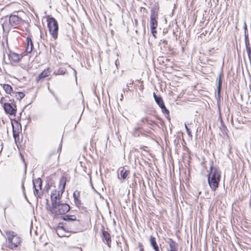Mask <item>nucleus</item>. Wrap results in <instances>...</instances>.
Instances as JSON below:
<instances>
[{
	"label": "nucleus",
	"mask_w": 251,
	"mask_h": 251,
	"mask_svg": "<svg viewBox=\"0 0 251 251\" xmlns=\"http://www.w3.org/2000/svg\"><path fill=\"white\" fill-rule=\"evenodd\" d=\"M5 233L7 236L8 248L12 250L15 249L21 243L20 237L13 231H6Z\"/></svg>",
	"instance_id": "7ed1b4c3"
},
{
	"label": "nucleus",
	"mask_w": 251,
	"mask_h": 251,
	"mask_svg": "<svg viewBox=\"0 0 251 251\" xmlns=\"http://www.w3.org/2000/svg\"><path fill=\"white\" fill-rule=\"evenodd\" d=\"M13 137L15 139H16V136H17V134L16 133V132L13 130Z\"/></svg>",
	"instance_id": "f704fd0d"
},
{
	"label": "nucleus",
	"mask_w": 251,
	"mask_h": 251,
	"mask_svg": "<svg viewBox=\"0 0 251 251\" xmlns=\"http://www.w3.org/2000/svg\"><path fill=\"white\" fill-rule=\"evenodd\" d=\"M123 98H124V97H123V94H121V97H120V100H123Z\"/></svg>",
	"instance_id": "58836bf2"
},
{
	"label": "nucleus",
	"mask_w": 251,
	"mask_h": 251,
	"mask_svg": "<svg viewBox=\"0 0 251 251\" xmlns=\"http://www.w3.org/2000/svg\"><path fill=\"white\" fill-rule=\"evenodd\" d=\"M169 249L168 251H178V244L170 239L169 243Z\"/></svg>",
	"instance_id": "ddd939ff"
},
{
	"label": "nucleus",
	"mask_w": 251,
	"mask_h": 251,
	"mask_svg": "<svg viewBox=\"0 0 251 251\" xmlns=\"http://www.w3.org/2000/svg\"><path fill=\"white\" fill-rule=\"evenodd\" d=\"M47 24L49 32L54 39H56L58 36V25L57 21L53 17L47 18Z\"/></svg>",
	"instance_id": "39448f33"
},
{
	"label": "nucleus",
	"mask_w": 251,
	"mask_h": 251,
	"mask_svg": "<svg viewBox=\"0 0 251 251\" xmlns=\"http://www.w3.org/2000/svg\"><path fill=\"white\" fill-rule=\"evenodd\" d=\"M153 96L154 99V100L156 103L158 104V105L159 106L161 105H162V104L164 103V101L162 99V98L160 96H157L155 93H153Z\"/></svg>",
	"instance_id": "6ab92c4d"
},
{
	"label": "nucleus",
	"mask_w": 251,
	"mask_h": 251,
	"mask_svg": "<svg viewBox=\"0 0 251 251\" xmlns=\"http://www.w3.org/2000/svg\"><path fill=\"white\" fill-rule=\"evenodd\" d=\"M62 219L66 222L65 225H69L74 222L79 223V221L76 220L75 215H65L62 216Z\"/></svg>",
	"instance_id": "6e6552de"
},
{
	"label": "nucleus",
	"mask_w": 251,
	"mask_h": 251,
	"mask_svg": "<svg viewBox=\"0 0 251 251\" xmlns=\"http://www.w3.org/2000/svg\"><path fill=\"white\" fill-rule=\"evenodd\" d=\"M120 175L121 177L124 179H126L127 176L129 174V171L126 170H125L124 168H121L120 169Z\"/></svg>",
	"instance_id": "412c9836"
},
{
	"label": "nucleus",
	"mask_w": 251,
	"mask_h": 251,
	"mask_svg": "<svg viewBox=\"0 0 251 251\" xmlns=\"http://www.w3.org/2000/svg\"><path fill=\"white\" fill-rule=\"evenodd\" d=\"M141 128V127H140V126H138L137 127H135L134 130H133V132H132L133 135L134 136H138L139 135V130Z\"/></svg>",
	"instance_id": "393cba45"
},
{
	"label": "nucleus",
	"mask_w": 251,
	"mask_h": 251,
	"mask_svg": "<svg viewBox=\"0 0 251 251\" xmlns=\"http://www.w3.org/2000/svg\"><path fill=\"white\" fill-rule=\"evenodd\" d=\"M150 121V120L148 119V118L147 117H143L142 118H141V119L140 120V121H139V122L137 123V125L138 126H140L141 127V126H142L143 124L146 123H149V122Z\"/></svg>",
	"instance_id": "5701e85b"
},
{
	"label": "nucleus",
	"mask_w": 251,
	"mask_h": 251,
	"mask_svg": "<svg viewBox=\"0 0 251 251\" xmlns=\"http://www.w3.org/2000/svg\"><path fill=\"white\" fill-rule=\"evenodd\" d=\"M47 204L48 206H49V203H48V200H47Z\"/></svg>",
	"instance_id": "79ce46f5"
},
{
	"label": "nucleus",
	"mask_w": 251,
	"mask_h": 251,
	"mask_svg": "<svg viewBox=\"0 0 251 251\" xmlns=\"http://www.w3.org/2000/svg\"><path fill=\"white\" fill-rule=\"evenodd\" d=\"M163 43H164L165 45H167L168 42L166 40H163Z\"/></svg>",
	"instance_id": "4c0bfd02"
},
{
	"label": "nucleus",
	"mask_w": 251,
	"mask_h": 251,
	"mask_svg": "<svg viewBox=\"0 0 251 251\" xmlns=\"http://www.w3.org/2000/svg\"><path fill=\"white\" fill-rule=\"evenodd\" d=\"M139 246L140 247V251H144L142 246L140 244Z\"/></svg>",
	"instance_id": "c9c22d12"
},
{
	"label": "nucleus",
	"mask_w": 251,
	"mask_h": 251,
	"mask_svg": "<svg viewBox=\"0 0 251 251\" xmlns=\"http://www.w3.org/2000/svg\"><path fill=\"white\" fill-rule=\"evenodd\" d=\"M208 183L212 191H215L219 186L221 180V172L213 166L211 165L210 171L207 175Z\"/></svg>",
	"instance_id": "f257e3e1"
},
{
	"label": "nucleus",
	"mask_w": 251,
	"mask_h": 251,
	"mask_svg": "<svg viewBox=\"0 0 251 251\" xmlns=\"http://www.w3.org/2000/svg\"><path fill=\"white\" fill-rule=\"evenodd\" d=\"M245 43L246 45V49H247V48H251L250 47L249 40L247 41V40H246V41H245Z\"/></svg>",
	"instance_id": "7c9ffc66"
},
{
	"label": "nucleus",
	"mask_w": 251,
	"mask_h": 251,
	"mask_svg": "<svg viewBox=\"0 0 251 251\" xmlns=\"http://www.w3.org/2000/svg\"><path fill=\"white\" fill-rule=\"evenodd\" d=\"M185 127L186 132H187L188 136L192 137V135L191 134V131H190V129L187 127V125L186 124H185Z\"/></svg>",
	"instance_id": "c756f323"
},
{
	"label": "nucleus",
	"mask_w": 251,
	"mask_h": 251,
	"mask_svg": "<svg viewBox=\"0 0 251 251\" xmlns=\"http://www.w3.org/2000/svg\"><path fill=\"white\" fill-rule=\"evenodd\" d=\"M25 95L23 92H14L12 94V97L16 98L18 100H22L24 97Z\"/></svg>",
	"instance_id": "a211bd4d"
},
{
	"label": "nucleus",
	"mask_w": 251,
	"mask_h": 251,
	"mask_svg": "<svg viewBox=\"0 0 251 251\" xmlns=\"http://www.w3.org/2000/svg\"><path fill=\"white\" fill-rule=\"evenodd\" d=\"M55 99L57 100V101H58V100L56 96H55Z\"/></svg>",
	"instance_id": "37998d69"
},
{
	"label": "nucleus",
	"mask_w": 251,
	"mask_h": 251,
	"mask_svg": "<svg viewBox=\"0 0 251 251\" xmlns=\"http://www.w3.org/2000/svg\"><path fill=\"white\" fill-rule=\"evenodd\" d=\"M80 250L81 251H82V250L81 248H80Z\"/></svg>",
	"instance_id": "49530a36"
},
{
	"label": "nucleus",
	"mask_w": 251,
	"mask_h": 251,
	"mask_svg": "<svg viewBox=\"0 0 251 251\" xmlns=\"http://www.w3.org/2000/svg\"><path fill=\"white\" fill-rule=\"evenodd\" d=\"M65 74V72H64L63 71H62L61 72H60V74L61 75H63Z\"/></svg>",
	"instance_id": "a19ab883"
},
{
	"label": "nucleus",
	"mask_w": 251,
	"mask_h": 251,
	"mask_svg": "<svg viewBox=\"0 0 251 251\" xmlns=\"http://www.w3.org/2000/svg\"><path fill=\"white\" fill-rule=\"evenodd\" d=\"M159 107L161 109L162 112L166 114V117L170 120V118H169V111L166 108L164 103H163L162 105H160Z\"/></svg>",
	"instance_id": "4be33fe9"
},
{
	"label": "nucleus",
	"mask_w": 251,
	"mask_h": 251,
	"mask_svg": "<svg viewBox=\"0 0 251 251\" xmlns=\"http://www.w3.org/2000/svg\"><path fill=\"white\" fill-rule=\"evenodd\" d=\"M151 33L153 35V36L156 38V36L155 35V34L156 33V29H151Z\"/></svg>",
	"instance_id": "2f4dec72"
},
{
	"label": "nucleus",
	"mask_w": 251,
	"mask_h": 251,
	"mask_svg": "<svg viewBox=\"0 0 251 251\" xmlns=\"http://www.w3.org/2000/svg\"><path fill=\"white\" fill-rule=\"evenodd\" d=\"M75 203V205L78 207H80L81 205V201L78 198L75 200H74Z\"/></svg>",
	"instance_id": "a878e982"
},
{
	"label": "nucleus",
	"mask_w": 251,
	"mask_h": 251,
	"mask_svg": "<svg viewBox=\"0 0 251 251\" xmlns=\"http://www.w3.org/2000/svg\"><path fill=\"white\" fill-rule=\"evenodd\" d=\"M158 9L156 7H153L151 10L150 16V28L151 29H156L157 27Z\"/></svg>",
	"instance_id": "423d86ee"
},
{
	"label": "nucleus",
	"mask_w": 251,
	"mask_h": 251,
	"mask_svg": "<svg viewBox=\"0 0 251 251\" xmlns=\"http://www.w3.org/2000/svg\"><path fill=\"white\" fill-rule=\"evenodd\" d=\"M0 85L2 86L5 93H6L8 94H10L11 96H12V94H13L14 91H13L12 87L10 85L8 84H0Z\"/></svg>",
	"instance_id": "2eb2a0df"
},
{
	"label": "nucleus",
	"mask_w": 251,
	"mask_h": 251,
	"mask_svg": "<svg viewBox=\"0 0 251 251\" xmlns=\"http://www.w3.org/2000/svg\"><path fill=\"white\" fill-rule=\"evenodd\" d=\"M4 100V97H2L1 98L0 100V102L1 104L3 103V101Z\"/></svg>",
	"instance_id": "e433bc0d"
},
{
	"label": "nucleus",
	"mask_w": 251,
	"mask_h": 251,
	"mask_svg": "<svg viewBox=\"0 0 251 251\" xmlns=\"http://www.w3.org/2000/svg\"><path fill=\"white\" fill-rule=\"evenodd\" d=\"M79 196V192L77 191H75V192H74V193L73 194V197H74V200L78 199Z\"/></svg>",
	"instance_id": "c85d7f7f"
},
{
	"label": "nucleus",
	"mask_w": 251,
	"mask_h": 251,
	"mask_svg": "<svg viewBox=\"0 0 251 251\" xmlns=\"http://www.w3.org/2000/svg\"><path fill=\"white\" fill-rule=\"evenodd\" d=\"M221 77H222V74L220 73L219 74V75H218V86H217V91H218V94H220V90H221V86H222V80H221Z\"/></svg>",
	"instance_id": "b1692460"
},
{
	"label": "nucleus",
	"mask_w": 251,
	"mask_h": 251,
	"mask_svg": "<svg viewBox=\"0 0 251 251\" xmlns=\"http://www.w3.org/2000/svg\"><path fill=\"white\" fill-rule=\"evenodd\" d=\"M2 28L4 29V24H2Z\"/></svg>",
	"instance_id": "c03bdc74"
},
{
	"label": "nucleus",
	"mask_w": 251,
	"mask_h": 251,
	"mask_svg": "<svg viewBox=\"0 0 251 251\" xmlns=\"http://www.w3.org/2000/svg\"><path fill=\"white\" fill-rule=\"evenodd\" d=\"M246 50L247 52L249 59L250 60V62L251 63V48H247V49H246Z\"/></svg>",
	"instance_id": "bb28decb"
},
{
	"label": "nucleus",
	"mask_w": 251,
	"mask_h": 251,
	"mask_svg": "<svg viewBox=\"0 0 251 251\" xmlns=\"http://www.w3.org/2000/svg\"><path fill=\"white\" fill-rule=\"evenodd\" d=\"M50 72L49 68L45 69L36 78V81L38 82L42 81L45 78L48 76L50 75Z\"/></svg>",
	"instance_id": "9d476101"
},
{
	"label": "nucleus",
	"mask_w": 251,
	"mask_h": 251,
	"mask_svg": "<svg viewBox=\"0 0 251 251\" xmlns=\"http://www.w3.org/2000/svg\"><path fill=\"white\" fill-rule=\"evenodd\" d=\"M33 186H36V188H39L40 190H42V181L40 178H37L32 180Z\"/></svg>",
	"instance_id": "dca6fc26"
},
{
	"label": "nucleus",
	"mask_w": 251,
	"mask_h": 251,
	"mask_svg": "<svg viewBox=\"0 0 251 251\" xmlns=\"http://www.w3.org/2000/svg\"><path fill=\"white\" fill-rule=\"evenodd\" d=\"M60 184H62V189L61 194L60 195L59 192H57L56 190H54L51 193V207H54L60 203V198L62 194L64 192L66 185V178L64 177H61L60 180Z\"/></svg>",
	"instance_id": "20e7f679"
},
{
	"label": "nucleus",
	"mask_w": 251,
	"mask_h": 251,
	"mask_svg": "<svg viewBox=\"0 0 251 251\" xmlns=\"http://www.w3.org/2000/svg\"><path fill=\"white\" fill-rule=\"evenodd\" d=\"M21 21V19L17 15H11L9 18V24L11 26H16L19 25Z\"/></svg>",
	"instance_id": "1a4fd4ad"
},
{
	"label": "nucleus",
	"mask_w": 251,
	"mask_h": 251,
	"mask_svg": "<svg viewBox=\"0 0 251 251\" xmlns=\"http://www.w3.org/2000/svg\"><path fill=\"white\" fill-rule=\"evenodd\" d=\"M61 147H62V144H60V146H59V149H58V151H59V150H60V151L61 150Z\"/></svg>",
	"instance_id": "ea45409f"
},
{
	"label": "nucleus",
	"mask_w": 251,
	"mask_h": 251,
	"mask_svg": "<svg viewBox=\"0 0 251 251\" xmlns=\"http://www.w3.org/2000/svg\"><path fill=\"white\" fill-rule=\"evenodd\" d=\"M34 188V195L37 198H41L43 196V192L39 189V188H36V186H33Z\"/></svg>",
	"instance_id": "aec40b11"
},
{
	"label": "nucleus",
	"mask_w": 251,
	"mask_h": 251,
	"mask_svg": "<svg viewBox=\"0 0 251 251\" xmlns=\"http://www.w3.org/2000/svg\"><path fill=\"white\" fill-rule=\"evenodd\" d=\"M8 57L10 59L14 62H19L21 58L20 55L14 52H10L8 54Z\"/></svg>",
	"instance_id": "9b49d317"
},
{
	"label": "nucleus",
	"mask_w": 251,
	"mask_h": 251,
	"mask_svg": "<svg viewBox=\"0 0 251 251\" xmlns=\"http://www.w3.org/2000/svg\"><path fill=\"white\" fill-rule=\"evenodd\" d=\"M244 30H245L244 32H246V33H247V26L246 23L245 22H244Z\"/></svg>",
	"instance_id": "72a5a7b5"
},
{
	"label": "nucleus",
	"mask_w": 251,
	"mask_h": 251,
	"mask_svg": "<svg viewBox=\"0 0 251 251\" xmlns=\"http://www.w3.org/2000/svg\"><path fill=\"white\" fill-rule=\"evenodd\" d=\"M150 244L151 246V247L153 248L154 251H157L158 247V245L156 242L155 238L151 236H150Z\"/></svg>",
	"instance_id": "f3484780"
},
{
	"label": "nucleus",
	"mask_w": 251,
	"mask_h": 251,
	"mask_svg": "<svg viewBox=\"0 0 251 251\" xmlns=\"http://www.w3.org/2000/svg\"><path fill=\"white\" fill-rule=\"evenodd\" d=\"M3 108L6 114L10 115H15L16 113V106L15 104L5 102L3 104Z\"/></svg>",
	"instance_id": "0eeeda50"
},
{
	"label": "nucleus",
	"mask_w": 251,
	"mask_h": 251,
	"mask_svg": "<svg viewBox=\"0 0 251 251\" xmlns=\"http://www.w3.org/2000/svg\"><path fill=\"white\" fill-rule=\"evenodd\" d=\"M26 41H27V47H26L25 50L27 53H30V52H31V51H32L33 49V43H32L31 39L30 38H29V37H27L26 38Z\"/></svg>",
	"instance_id": "4468645a"
},
{
	"label": "nucleus",
	"mask_w": 251,
	"mask_h": 251,
	"mask_svg": "<svg viewBox=\"0 0 251 251\" xmlns=\"http://www.w3.org/2000/svg\"><path fill=\"white\" fill-rule=\"evenodd\" d=\"M22 188L23 193V194H24V195L25 196V198L26 199V200L28 201L27 198V197L26 196L25 192V186H24V181L22 182Z\"/></svg>",
	"instance_id": "cd10ccee"
},
{
	"label": "nucleus",
	"mask_w": 251,
	"mask_h": 251,
	"mask_svg": "<svg viewBox=\"0 0 251 251\" xmlns=\"http://www.w3.org/2000/svg\"><path fill=\"white\" fill-rule=\"evenodd\" d=\"M159 251V248H158L157 250V251Z\"/></svg>",
	"instance_id": "a18cd8bd"
},
{
	"label": "nucleus",
	"mask_w": 251,
	"mask_h": 251,
	"mask_svg": "<svg viewBox=\"0 0 251 251\" xmlns=\"http://www.w3.org/2000/svg\"><path fill=\"white\" fill-rule=\"evenodd\" d=\"M48 210L55 217L68 212L70 210V206L66 203L60 202L54 207H50Z\"/></svg>",
	"instance_id": "f03ea898"
},
{
	"label": "nucleus",
	"mask_w": 251,
	"mask_h": 251,
	"mask_svg": "<svg viewBox=\"0 0 251 251\" xmlns=\"http://www.w3.org/2000/svg\"><path fill=\"white\" fill-rule=\"evenodd\" d=\"M244 36H245V41H246V40L248 41L249 40V38H248V33H246V32H245Z\"/></svg>",
	"instance_id": "473e14b6"
},
{
	"label": "nucleus",
	"mask_w": 251,
	"mask_h": 251,
	"mask_svg": "<svg viewBox=\"0 0 251 251\" xmlns=\"http://www.w3.org/2000/svg\"><path fill=\"white\" fill-rule=\"evenodd\" d=\"M102 238L103 240L106 241V244L109 247H110L111 242V236L110 234L106 231H102Z\"/></svg>",
	"instance_id": "f8f14e48"
}]
</instances>
